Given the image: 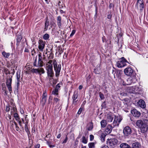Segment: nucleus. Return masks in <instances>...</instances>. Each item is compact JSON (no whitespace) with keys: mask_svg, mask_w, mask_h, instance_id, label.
<instances>
[{"mask_svg":"<svg viewBox=\"0 0 148 148\" xmlns=\"http://www.w3.org/2000/svg\"><path fill=\"white\" fill-rule=\"evenodd\" d=\"M43 63L42 58H38V65L39 67L37 69L31 68L30 69V71L33 73H38L40 75L41 74L44 73L45 71L44 69L41 67L43 66Z\"/></svg>","mask_w":148,"mask_h":148,"instance_id":"nucleus-1","label":"nucleus"},{"mask_svg":"<svg viewBox=\"0 0 148 148\" xmlns=\"http://www.w3.org/2000/svg\"><path fill=\"white\" fill-rule=\"evenodd\" d=\"M136 125L137 127L140 128L141 132L145 133L147 132L148 130L147 125L146 124L143 123V122L141 120H138L136 122Z\"/></svg>","mask_w":148,"mask_h":148,"instance_id":"nucleus-2","label":"nucleus"},{"mask_svg":"<svg viewBox=\"0 0 148 148\" xmlns=\"http://www.w3.org/2000/svg\"><path fill=\"white\" fill-rule=\"evenodd\" d=\"M118 141L117 139L115 138L108 139L106 141L107 146L110 148L115 147L118 144Z\"/></svg>","mask_w":148,"mask_h":148,"instance_id":"nucleus-3","label":"nucleus"},{"mask_svg":"<svg viewBox=\"0 0 148 148\" xmlns=\"http://www.w3.org/2000/svg\"><path fill=\"white\" fill-rule=\"evenodd\" d=\"M126 63H129L126 59L123 57L119 59L116 62V65L119 68H122L127 65Z\"/></svg>","mask_w":148,"mask_h":148,"instance_id":"nucleus-4","label":"nucleus"},{"mask_svg":"<svg viewBox=\"0 0 148 148\" xmlns=\"http://www.w3.org/2000/svg\"><path fill=\"white\" fill-rule=\"evenodd\" d=\"M46 68L47 71V75L50 77H52L54 76V73L53 70V66L52 64H46Z\"/></svg>","mask_w":148,"mask_h":148,"instance_id":"nucleus-5","label":"nucleus"},{"mask_svg":"<svg viewBox=\"0 0 148 148\" xmlns=\"http://www.w3.org/2000/svg\"><path fill=\"white\" fill-rule=\"evenodd\" d=\"M53 64L54 70L56 72V77H58L60 75L61 69V64H59L57 66V63L56 60L53 61Z\"/></svg>","mask_w":148,"mask_h":148,"instance_id":"nucleus-6","label":"nucleus"},{"mask_svg":"<svg viewBox=\"0 0 148 148\" xmlns=\"http://www.w3.org/2000/svg\"><path fill=\"white\" fill-rule=\"evenodd\" d=\"M125 74L127 76H134L136 75L134 71L130 67L125 68L124 70Z\"/></svg>","mask_w":148,"mask_h":148,"instance_id":"nucleus-7","label":"nucleus"},{"mask_svg":"<svg viewBox=\"0 0 148 148\" xmlns=\"http://www.w3.org/2000/svg\"><path fill=\"white\" fill-rule=\"evenodd\" d=\"M9 78H8L6 80V85L10 93L12 92L11 84L12 82V76L10 77L9 76Z\"/></svg>","mask_w":148,"mask_h":148,"instance_id":"nucleus-8","label":"nucleus"},{"mask_svg":"<svg viewBox=\"0 0 148 148\" xmlns=\"http://www.w3.org/2000/svg\"><path fill=\"white\" fill-rule=\"evenodd\" d=\"M135 7L138 10H139L140 11L143 10L144 7L143 0L139 1V2H138V1H137Z\"/></svg>","mask_w":148,"mask_h":148,"instance_id":"nucleus-9","label":"nucleus"},{"mask_svg":"<svg viewBox=\"0 0 148 148\" xmlns=\"http://www.w3.org/2000/svg\"><path fill=\"white\" fill-rule=\"evenodd\" d=\"M132 130L129 126L125 127L123 129V133L125 136H128L132 133Z\"/></svg>","mask_w":148,"mask_h":148,"instance_id":"nucleus-10","label":"nucleus"},{"mask_svg":"<svg viewBox=\"0 0 148 148\" xmlns=\"http://www.w3.org/2000/svg\"><path fill=\"white\" fill-rule=\"evenodd\" d=\"M136 81V78L135 76H132V77L131 76L127 79L126 84L127 85H131L132 83H135Z\"/></svg>","mask_w":148,"mask_h":148,"instance_id":"nucleus-11","label":"nucleus"},{"mask_svg":"<svg viewBox=\"0 0 148 148\" xmlns=\"http://www.w3.org/2000/svg\"><path fill=\"white\" fill-rule=\"evenodd\" d=\"M45 42L43 41L42 40H39L38 41V48L39 50L41 51L42 52L43 49L45 48Z\"/></svg>","mask_w":148,"mask_h":148,"instance_id":"nucleus-12","label":"nucleus"},{"mask_svg":"<svg viewBox=\"0 0 148 148\" xmlns=\"http://www.w3.org/2000/svg\"><path fill=\"white\" fill-rule=\"evenodd\" d=\"M61 85H62L61 83L58 84L56 86V88L54 90H53L52 92V94L55 95H57L58 97V91L59 90H60L61 87Z\"/></svg>","mask_w":148,"mask_h":148,"instance_id":"nucleus-13","label":"nucleus"},{"mask_svg":"<svg viewBox=\"0 0 148 148\" xmlns=\"http://www.w3.org/2000/svg\"><path fill=\"white\" fill-rule=\"evenodd\" d=\"M47 94L46 91H45L43 93L41 102L43 106H44L45 104L47 101Z\"/></svg>","mask_w":148,"mask_h":148,"instance_id":"nucleus-14","label":"nucleus"},{"mask_svg":"<svg viewBox=\"0 0 148 148\" xmlns=\"http://www.w3.org/2000/svg\"><path fill=\"white\" fill-rule=\"evenodd\" d=\"M131 112L133 115L135 117H138L140 115V113L135 109L131 111Z\"/></svg>","mask_w":148,"mask_h":148,"instance_id":"nucleus-15","label":"nucleus"},{"mask_svg":"<svg viewBox=\"0 0 148 148\" xmlns=\"http://www.w3.org/2000/svg\"><path fill=\"white\" fill-rule=\"evenodd\" d=\"M113 127L110 125H108L106 128L105 132L106 134H110L112 132Z\"/></svg>","mask_w":148,"mask_h":148,"instance_id":"nucleus-16","label":"nucleus"},{"mask_svg":"<svg viewBox=\"0 0 148 148\" xmlns=\"http://www.w3.org/2000/svg\"><path fill=\"white\" fill-rule=\"evenodd\" d=\"M77 93L75 92L73 94L72 97V99H73V102L72 103V104L74 105H76L77 101H78V99L77 100Z\"/></svg>","mask_w":148,"mask_h":148,"instance_id":"nucleus-17","label":"nucleus"},{"mask_svg":"<svg viewBox=\"0 0 148 148\" xmlns=\"http://www.w3.org/2000/svg\"><path fill=\"white\" fill-rule=\"evenodd\" d=\"M22 38L21 33H19L16 36V45L17 46H18L19 44L21 42V40Z\"/></svg>","mask_w":148,"mask_h":148,"instance_id":"nucleus-18","label":"nucleus"},{"mask_svg":"<svg viewBox=\"0 0 148 148\" xmlns=\"http://www.w3.org/2000/svg\"><path fill=\"white\" fill-rule=\"evenodd\" d=\"M141 145L140 143L138 142H135L132 144L131 148H140Z\"/></svg>","mask_w":148,"mask_h":148,"instance_id":"nucleus-19","label":"nucleus"},{"mask_svg":"<svg viewBox=\"0 0 148 148\" xmlns=\"http://www.w3.org/2000/svg\"><path fill=\"white\" fill-rule=\"evenodd\" d=\"M122 72V70H116V75L119 79H121V76Z\"/></svg>","mask_w":148,"mask_h":148,"instance_id":"nucleus-20","label":"nucleus"},{"mask_svg":"<svg viewBox=\"0 0 148 148\" xmlns=\"http://www.w3.org/2000/svg\"><path fill=\"white\" fill-rule=\"evenodd\" d=\"M114 120L113 121V124L114 126H118L119 124L118 122V121L119 120V117L118 116H115Z\"/></svg>","mask_w":148,"mask_h":148,"instance_id":"nucleus-21","label":"nucleus"},{"mask_svg":"<svg viewBox=\"0 0 148 148\" xmlns=\"http://www.w3.org/2000/svg\"><path fill=\"white\" fill-rule=\"evenodd\" d=\"M138 103L141 108H144L145 107L146 105L144 100L142 99L138 101Z\"/></svg>","mask_w":148,"mask_h":148,"instance_id":"nucleus-22","label":"nucleus"},{"mask_svg":"<svg viewBox=\"0 0 148 148\" xmlns=\"http://www.w3.org/2000/svg\"><path fill=\"white\" fill-rule=\"evenodd\" d=\"M121 148H131V147L127 143H123L120 145Z\"/></svg>","mask_w":148,"mask_h":148,"instance_id":"nucleus-23","label":"nucleus"},{"mask_svg":"<svg viewBox=\"0 0 148 148\" xmlns=\"http://www.w3.org/2000/svg\"><path fill=\"white\" fill-rule=\"evenodd\" d=\"M49 25V21L48 19H47L45 23V27L43 31L45 32L47 30L48 27Z\"/></svg>","mask_w":148,"mask_h":148,"instance_id":"nucleus-24","label":"nucleus"},{"mask_svg":"<svg viewBox=\"0 0 148 148\" xmlns=\"http://www.w3.org/2000/svg\"><path fill=\"white\" fill-rule=\"evenodd\" d=\"M101 127L102 128L105 127L107 124L106 121L105 120H103L101 122Z\"/></svg>","mask_w":148,"mask_h":148,"instance_id":"nucleus-25","label":"nucleus"},{"mask_svg":"<svg viewBox=\"0 0 148 148\" xmlns=\"http://www.w3.org/2000/svg\"><path fill=\"white\" fill-rule=\"evenodd\" d=\"M89 126L87 128V130L88 131H91L93 127V123L92 122H90L88 124Z\"/></svg>","mask_w":148,"mask_h":148,"instance_id":"nucleus-26","label":"nucleus"},{"mask_svg":"<svg viewBox=\"0 0 148 148\" xmlns=\"http://www.w3.org/2000/svg\"><path fill=\"white\" fill-rule=\"evenodd\" d=\"M107 134H104V133H102L101 135L100 136V137L101 138V141L103 142H104L105 140V137Z\"/></svg>","mask_w":148,"mask_h":148,"instance_id":"nucleus-27","label":"nucleus"},{"mask_svg":"<svg viewBox=\"0 0 148 148\" xmlns=\"http://www.w3.org/2000/svg\"><path fill=\"white\" fill-rule=\"evenodd\" d=\"M2 55L4 57L6 58H8L10 55V53H6L5 51H3L2 53Z\"/></svg>","mask_w":148,"mask_h":148,"instance_id":"nucleus-28","label":"nucleus"},{"mask_svg":"<svg viewBox=\"0 0 148 148\" xmlns=\"http://www.w3.org/2000/svg\"><path fill=\"white\" fill-rule=\"evenodd\" d=\"M107 120L108 122H112L113 119V117L110 115H108L107 116Z\"/></svg>","mask_w":148,"mask_h":148,"instance_id":"nucleus-29","label":"nucleus"},{"mask_svg":"<svg viewBox=\"0 0 148 148\" xmlns=\"http://www.w3.org/2000/svg\"><path fill=\"white\" fill-rule=\"evenodd\" d=\"M88 146L89 147V148H95V143H90L88 144Z\"/></svg>","mask_w":148,"mask_h":148,"instance_id":"nucleus-30","label":"nucleus"},{"mask_svg":"<svg viewBox=\"0 0 148 148\" xmlns=\"http://www.w3.org/2000/svg\"><path fill=\"white\" fill-rule=\"evenodd\" d=\"M25 131L27 133L28 136H29L30 134V132L29 130L27 125H25Z\"/></svg>","mask_w":148,"mask_h":148,"instance_id":"nucleus-31","label":"nucleus"},{"mask_svg":"<svg viewBox=\"0 0 148 148\" xmlns=\"http://www.w3.org/2000/svg\"><path fill=\"white\" fill-rule=\"evenodd\" d=\"M82 142L84 144L87 143V139H86L85 136H83L82 138Z\"/></svg>","mask_w":148,"mask_h":148,"instance_id":"nucleus-32","label":"nucleus"},{"mask_svg":"<svg viewBox=\"0 0 148 148\" xmlns=\"http://www.w3.org/2000/svg\"><path fill=\"white\" fill-rule=\"evenodd\" d=\"M49 35L48 34H45L43 36V38L44 39L47 40L49 39Z\"/></svg>","mask_w":148,"mask_h":148,"instance_id":"nucleus-33","label":"nucleus"},{"mask_svg":"<svg viewBox=\"0 0 148 148\" xmlns=\"http://www.w3.org/2000/svg\"><path fill=\"white\" fill-rule=\"evenodd\" d=\"M99 95L100 97L101 100L105 98L104 95L101 92H99Z\"/></svg>","mask_w":148,"mask_h":148,"instance_id":"nucleus-34","label":"nucleus"},{"mask_svg":"<svg viewBox=\"0 0 148 148\" xmlns=\"http://www.w3.org/2000/svg\"><path fill=\"white\" fill-rule=\"evenodd\" d=\"M37 56L36 57L35 59L34 60V61L33 63V66H34L35 67H39V66L38 65V64H36V62H37Z\"/></svg>","mask_w":148,"mask_h":148,"instance_id":"nucleus-35","label":"nucleus"},{"mask_svg":"<svg viewBox=\"0 0 148 148\" xmlns=\"http://www.w3.org/2000/svg\"><path fill=\"white\" fill-rule=\"evenodd\" d=\"M20 72L18 73V72H17L16 75L17 81H20Z\"/></svg>","mask_w":148,"mask_h":148,"instance_id":"nucleus-36","label":"nucleus"},{"mask_svg":"<svg viewBox=\"0 0 148 148\" xmlns=\"http://www.w3.org/2000/svg\"><path fill=\"white\" fill-rule=\"evenodd\" d=\"M121 80V83L123 85L125 86L127 85V84H126V82H125L123 80H122L121 79H119V80Z\"/></svg>","mask_w":148,"mask_h":148,"instance_id":"nucleus-37","label":"nucleus"},{"mask_svg":"<svg viewBox=\"0 0 148 148\" xmlns=\"http://www.w3.org/2000/svg\"><path fill=\"white\" fill-rule=\"evenodd\" d=\"M4 72L6 75L10 74L9 71L6 68L4 69Z\"/></svg>","mask_w":148,"mask_h":148,"instance_id":"nucleus-38","label":"nucleus"},{"mask_svg":"<svg viewBox=\"0 0 148 148\" xmlns=\"http://www.w3.org/2000/svg\"><path fill=\"white\" fill-rule=\"evenodd\" d=\"M116 71V69H115L114 68H113V69L112 70V73L114 75V78H115V75L116 73H115V72Z\"/></svg>","mask_w":148,"mask_h":148,"instance_id":"nucleus-39","label":"nucleus"},{"mask_svg":"<svg viewBox=\"0 0 148 148\" xmlns=\"http://www.w3.org/2000/svg\"><path fill=\"white\" fill-rule=\"evenodd\" d=\"M94 72L96 74H99L100 73L99 70L97 69V68H95L94 70Z\"/></svg>","mask_w":148,"mask_h":148,"instance_id":"nucleus-40","label":"nucleus"},{"mask_svg":"<svg viewBox=\"0 0 148 148\" xmlns=\"http://www.w3.org/2000/svg\"><path fill=\"white\" fill-rule=\"evenodd\" d=\"M76 30H72V33L71 34L70 36L72 37L74 34Z\"/></svg>","mask_w":148,"mask_h":148,"instance_id":"nucleus-41","label":"nucleus"},{"mask_svg":"<svg viewBox=\"0 0 148 148\" xmlns=\"http://www.w3.org/2000/svg\"><path fill=\"white\" fill-rule=\"evenodd\" d=\"M57 24L59 27L60 28L61 26V21H57Z\"/></svg>","mask_w":148,"mask_h":148,"instance_id":"nucleus-42","label":"nucleus"},{"mask_svg":"<svg viewBox=\"0 0 148 148\" xmlns=\"http://www.w3.org/2000/svg\"><path fill=\"white\" fill-rule=\"evenodd\" d=\"M82 110H83V108H80L79 109V111L77 112V114H80L82 112Z\"/></svg>","mask_w":148,"mask_h":148,"instance_id":"nucleus-43","label":"nucleus"},{"mask_svg":"<svg viewBox=\"0 0 148 148\" xmlns=\"http://www.w3.org/2000/svg\"><path fill=\"white\" fill-rule=\"evenodd\" d=\"M19 116L18 115V114L17 112H15L14 114V118L17 117Z\"/></svg>","mask_w":148,"mask_h":148,"instance_id":"nucleus-44","label":"nucleus"},{"mask_svg":"<svg viewBox=\"0 0 148 148\" xmlns=\"http://www.w3.org/2000/svg\"><path fill=\"white\" fill-rule=\"evenodd\" d=\"M90 140L91 141H92L94 138V136L93 135L91 134L90 136Z\"/></svg>","mask_w":148,"mask_h":148,"instance_id":"nucleus-45","label":"nucleus"},{"mask_svg":"<svg viewBox=\"0 0 148 148\" xmlns=\"http://www.w3.org/2000/svg\"><path fill=\"white\" fill-rule=\"evenodd\" d=\"M10 109V106H6L5 110L7 112H9Z\"/></svg>","mask_w":148,"mask_h":148,"instance_id":"nucleus-46","label":"nucleus"},{"mask_svg":"<svg viewBox=\"0 0 148 148\" xmlns=\"http://www.w3.org/2000/svg\"><path fill=\"white\" fill-rule=\"evenodd\" d=\"M19 85H20L19 81H17V88L16 89L17 91H18V90L19 88Z\"/></svg>","mask_w":148,"mask_h":148,"instance_id":"nucleus-47","label":"nucleus"},{"mask_svg":"<svg viewBox=\"0 0 148 148\" xmlns=\"http://www.w3.org/2000/svg\"><path fill=\"white\" fill-rule=\"evenodd\" d=\"M135 87H136L135 86H133L131 87H130V89L132 90L133 91H135L136 89Z\"/></svg>","mask_w":148,"mask_h":148,"instance_id":"nucleus-48","label":"nucleus"},{"mask_svg":"<svg viewBox=\"0 0 148 148\" xmlns=\"http://www.w3.org/2000/svg\"><path fill=\"white\" fill-rule=\"evenodd\" d=\"M143 121V123L146 124V125H147V124L148 121V120L147 119H144Z\"/></svg>","mask_w":148,"mask_h":148,"instance_id":"nucleus-49","label":"nucleus"},{"mask_svg":"<svg viewBox=\"0 0 148 148\" xmlns=\"http://www.w3.org/2000/svg\"><path fill=\"white\" fill-rule=\"evenodd\" d=\"M114 6V4L112 3H110V4L109 7V8L110 9H111L112 8V7L113 8Z\"/></svg>","mask_w":148,"mask_h":148,"instance_id":"nucleus-50","label":"nucleus"},{"mask_svg":"<svg viewBox=\"0 0 148 148\" xmlns=\"http://www.w3.org/2000/svg\"><path fill=\"white\" fill-rule=\"evenodd\" d=\"M57 21H61V18L60 16H58L57 18Z\"/></svg>","mask_w":148,"mask_h":148,"instance_id":"nucleus-51","label":"nucleus"},{"mask_svg":"<svg viewBox=\"0 0 148 148\" xmlns=\"http://www.w3.org/2000/svg\"><path fill=\"white\" fill-rule=\"evenodd\" d=\"M53 53H50V56L48 57V58L49 59H51L53 58Z\"/></svg>","mask_w":148,"mask_h":148,"instance_id":"nucleus-52","label":"nucleus"},{"mask_svg":"<svg viewBox=\"0 0 148 148\" xmlns=\"http://www.w3.org/2000/svg\"><path fill=\"white\" fill-rule=\"evenodd\" d=\"M11 110H12L13 111L15 112H17L16 108L14 106L12 107V108L11 109Z\"/></svg>","mask_w":148,"mask_h":148,"instance_id":"nucleus-53","label":"nucleus"},{"mask_svg":"<svg viewBox=\"0 0 148 148\" xmlns=\"http://www.w3.org/2000/svg\"><path fill=\"white\" fill-rule=\"evenodd\" d=\"M67 140H68V138H67V135H66L65 139L63 141L62 143H66L67 142Z\"/></svg>","mask_w":148,"mask_h":148,"instance_id":"nucleus-54","label":"nucleus"},{"mask_svg":"<svg viewBox=\"0 0 148 148\" xmlns=\"http://www.w3.org/2000/svg\"><path fill=\"white\" fill-rule=\"evenodd\" d=\"M18 122L20 126L21 127H22V128H23V127H22L23 123H22V121L21 120H20V121H18Z\"/></svg>","mask_w":148,"mask_h":148,"instance_id":"nucleus-55","label":"nucleus"},{"mask_svg":"<svg viewBox=\"0 0 148 148\" xmlns=\"http://www.w3.org/2000/svg\"><path fill=\"white\" fill-rule=\"evenodd\" d=\"M15 119L17 122H18V121H19L21 120L19 116L17 117L16 118H15Z\"/></svg>","mask_w":148,"mask_h":148,"instance_id":"nucleus-56","label":"nucleus"},{"mask_svg":"<svg viewBox=\"0 0 148 148\" xmlns=\"http://www.w3.org/2000/svg\"><path fill=\"white\" fill-rule=\"evenodd\" d=\"M50 25H51V27H52V26H54V25H55V24L53 22H51L50 23Z\"/></svg>","mask_w":148,"mask_h":148,"instance_id":"nucleus-57","label":"nucleus"},{"mask_svg":"<svg viewBox=\"0 0 148 148\" xmlns=\"http://www.w3.org/2000/svg\"><path fill=\"white\" fill-rule=\"evenodd\" d=\"M112 14H108L107 16V18L108 19H111L112 18Z\"/></svg>","mask_w":148,"mask_h":148,"instance_id":"nucleus-58","label":"nucleus"},{"mask_svg":"<svg viewBox=\"0 0 148 148\" xmlns=\"http://www.w3.org/2000/svg\"><path fill=\"white\" fill-rule=\"evenodd\" d=\"M38 58H42V53L40 52H39L38 55Z\"/></svg>","mask_w":148,"mask_h":148,"instance_id":"nucleus-59","label":"nucleus"},{"mask_svg":"<svg viewBox=\"0 0 148 148\" xmlns=\"http://www.w3.org/2000/svg\"><path fill=\"white\" fill-rule=\"evenodd\" d=\"M52 98H53L51 96H49V101H48V103H50V101L52 100Z\"/></svg>","mask_w":148,"mask_h":148,"instance_id":"nucleus-60","label":"nucleus"},{"mask_svg":"<svg viewBox=\"0 0 148 148\" xmlns=\"http://www.w3.org/2000/svg\"><path fill=\"white\" fill-rule=\"evenodd\" d=\"M47 142L48 143V144L49 145V146L50 147L53 148L54 147V145H49V142L48 141H47Z\"/></svg>","mask_w":148,"mask_h":148,"instance_id":"nucleus-61","label":"nucleus"},{"mask_svg":"<svg viewBox=\"0 0 148 148\" xmlns=\"http://www.w3.org/2000/svg\"><path fill=\"white\" fill-rule=\"evenodd\" d=\"M16 130L17 131H18L19 130V127L18 126V125L15 126Z\"/></svg>","mask_w":148,"mask_h":148,"instance_id":"nucleus-62","label":"nucleus"},{"mask_svg":"<svg viewBox=\"0 0 148 148\" xmlns=\"http://www.w3.org/2000/svg\"><path fill=\"white\" fill-rule=\"evenodd\" d=\"M54 101L56 102V103L59 100V99L58 98H54Z\"/></svg>","mask_w":148,"mask_h":148,"instance_id":"nucleus-63","label":"nucleus"},{"mask_svg":"<svg viewBox=\"0 0 148 148\" xmlns=\"http://www.w3.org/2000/svg\"><path fill=\"white\" fill-rule=\"evenodd\" d=\"M101 148H109V147L107 145H104Z\"/></svg>","mask_w":148,"mask_h":148,"instance_id":"nucleus-64","label":"nucleus"}]
</instances>
